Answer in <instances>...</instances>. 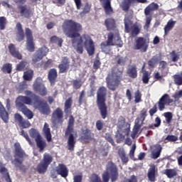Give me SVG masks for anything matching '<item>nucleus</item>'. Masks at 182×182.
I'll list each match as a JSON object with an SVG mask.
<instances>
[{"instance_id": "obj_1", "label": "nucleus", "mask_w": 182, "mask_h": 182, "mask_svg": "<svg viewBox=\"0 0 182 182\" xmlns=\"http://www.w3.org/2000/svg\"><path fill=\"white\" fill-rule=\"evenodd\" d=\"M62 28L65 36L71 39L72 46L77 53H80V55L83 53L84 45L89 56L95 55V42L89 34L80 36V33L83 31V27L80 23L75 22L73 20H65Z\"/></svg>"}, {"instance_id": "obj_2", "label": "nucleus", "mask_w": 182, "mask_h": 182, "mask_svg": "<svg viewBox=\"0 0 182 182\" xmlns=\"http://www.w3.org/2000/svg\"><path fill=\"white\" fill-rule=\"evenodd\" d=\"M114 62L116 66L111 68L106 77L107 86L112 92L119 88V86L122 85V80H123V68L120 70L117 66H125L127 60L126 58L118 55L114 58Z\"/></svg>"}, {"instance_id": "obj_3", "label": "nucleus", "mask_w": 182, "mask_h": 182, "mask_svg": "<svg viewBox=\"0 0 182 182\" xmlns=\"http://www.w3.org/2000/svg\"><path fill=\"white\" fill-rule=\"evenodd\" d=\"M106 96H107V89L106 87H100L97 92V105L102 119H106L109 116L107 105H106Z\"/></svg>"}, {"instance_id": "obj_4", "label": "nucleus", "mask_w": 182, "mask_h": 182, "mask_svg": "<svg viewBox=\"0 0 182 182\" xmlns=\"http://www.w3.org/2000/svg\"><path fill=\"white\" fill-rule=\"evenodd\" d=\"M75 117L73 115L70 116L68 127L65 132V136L68 137V149L70 151H73L75 150V146H76V137H77V134H73L75 132Z\"/></svg>"}, {"instance_id": "obj_5", "label": "nucleus", "mask_w": 182, "mask_h": 182, "mask_svg": "<svg viewBox=\"0 0 182 182\" xmlns=\"http://www.w3.org/2000/svg\"><path fill=\"white\" fill-rule=\"evenodd\" d=\"M25 105H32V99L28 96L19 95L16 101V106L28 119H33V112Z\"/></svg>"}, {"instance_id": "obj_6", "label": "nucleus", "mask_w": 182, "mask_h": 182, "mask_svg": "<svg viewBox=\"0 0 182 182\" xmlns=\"http://www.w3.org/2000/svg\"><path fill=\"white\" fill-rule=\"evenodd\" d=\"M14 159L11 161L12 164L15 166L16 168H19L20 170H23L25 168V166L22 165L23 161H25V159L28 157V155L22 149L21 147L20 143L14 144Z\"/></svg>"}, {"instance_id": "obj_7", "label": "nucleus", "mask_w": 182, "mask_h": 182, "mask_svg": "<svg viewBox=\"0 0 182 182\" xmlns=\"http://www.w3.org/2000/svg\"><path fill=\"white\" fill-rule=\"evenodd\" d=\"M102 181L109 182H116L119 180V168L117 165L113 163V161H109L106 166V171L102 174Z\"/></svg>"}, {"instance_id": "obj_8", "label": "nucleus", "mask_w": 182, "mask_h": 182, "mask_svg": "<svg viewBox=\"0 0 182 182\" xmlns=\"http://www.w3.org/2000/svg\"><path fill=\"white\" fill-rule=\"evenodd\" d=\"M174 100L171 98H170V95L168 94H164L161 98L159 100L157 103H156L154 107L149 109V116L153 117L156 113H157V110L160 112H163L166 109V105H170L173 103ZM158 107V108H157Z\"/></svg>"}, {"instance_id": "obj_9", "label": "nucleus", "mask_w": 182, "mask_h": 182, "mask_svg": "<svg viewBox=\"0 0 182 182\" xmlns=\"http://www.w3.org/2000/svg\"><path fill=\"white\" fill-rule=\"evenodd\" d=\"M149 49V41L144 37H138L135 41V45L134 46V50H140L141 53L147 52Z\"/></svg>"}, {"instance_id": "obj_10", "label": "nucleus", "mask_w": 182, "mask_h": 182, "mask_svg": "<svg viewBox=\"0 0 182 182\" xmlns=\"http://www.w3.org/2000/svg\"><path fill=\"white\" fill-rule=\"evenodd\" d=\"M51 122L53 126H58V124H63V110H62L60 107H58L53 111Z\"/></svg>"}, {"instance_id": "obj_11", "label": "nucleus", "mask_w": 182, "mask_h": 182, "mask_svg": "<svg viewBox=\"0 0 182 182\" xmlns=\"http://www.w3.org/2000/svg\"><path fill=\"white\" fill-rule=\"evenodd\" d=\"M124 26L126 33H131L132 38H136L140 33V31H141V26L137 23L132 25L125 23Z\"/></svg>"}, {"instance_id": "obj_12", "label": "nucleus", "mask_w": 182, "mask_h": 182, "mask_svg": "<svg viewBox=\"0 0 182 182\" xmlns=\"http://www.w3.org/2000/svg\"><path fill=\"white\" fill-rule=\"evenodd\" d=\"M48 52L49 49L46 46L38 48L33 55L32 63L35 64L38 63V62H41V60L48 55Z\"/></svg>"}, {"instance_id": "obj_13", "label": "nucleus", "mask_w": 182, "mask_h": 182, "mask_svg": "<svg viewBox=\"0 0 182 182\" xmlns=\"http://www.w3.org/2000/svg\"><path fill=\"white\" fill-rule=\"evenodd\" d=\"M33 90L38 92L41 96H46L48 95V89L45 85L42 83V79L37 78L33 85Z\"/></svg>"}, {"instance_id": "obj_14", "label": "nucleus", "mask_w": 182, "mask_h": 182, "mask_svg": "<svg viewBox=\"0 0 182 182\" xmlns=\"http://www.w3.org/2000/svg\"><path fill=\"white\" fill-rule=\"evenodd\" d=\"M26 49L28 52H35V43L33 42V36L32 35V30L29 28H26Z\"/></svg>"}, {"instance_id": "obj_15", "label": "nucleus", "mask_w": 182, "mask_h": 182, "mask_svg": "<svg viewBox=\"0 0 182 182\" xmlns=\"http://www.w3.org/2000/svg\"><path fill=\"white\" fill-rule=\"evenodd\" d=\"M14 120L22 129H28V127H31V122L28 119H23V117L19 113L14 114Z\"/></svg>"}, {"instance_id": "obj_16", "label": "nucleus", "mask_w": 182, "mask_h": 182, "mask_svg": "<svg viewBox=\"0 0 182 182\" xmlns=\"http://www.w3.org/2000/svg\"><path fill=\"white\" fill-rule=\"evenodd\" d=\"M70 68V60L68 57H63L61 63L58 65L59 73H66Z\"/></svg>"}, {"instance_id": "obj_17", "label": "nucleus", "mask_w": 182, "mask_h": 182, "mask_svg": "<svg viewBox=\"0 0 182 182\" xmlns=\"http://www.w3.org/2000/svg\"><path fill=\"white\" fill-rule=\"evenodd\" d=\"M105 26L107 28V31H114L119 33V30H117V24H116V20L113 18H108L105 20Z\"/></svg>"}, {"instance_id": "obj_18", "label": "nucleus", "mask_w": 182, "mask_h": 182, "mask_svg": "<svg viewBox=\"0 0 182 182\" xmlns=\"http://www.w3.org/2000/svg\"><path fill=\"white\" fill-rule=\"evenodd\" d=\"M95 137V134L92 133V130L90 129L86 128L82 129V135H81V140H84L87 143H89V141H92L93 140V138Z\"/></svg>"}, {"instance_id": "obj_19", "label": "nucleus", "mask_w": 182, "mask_h": 182, "mask_svg": "<svg viewBox=\"0 0 182 182\" xmlns=\"http://www.w3.org/2000/svg\"><path fill=\"white\" fill-rule=\"evenodd\" d=\"M37 109L41 114H50V107L43 101H38Z\"/></svg>"}, {"instance_id": "obj_20", "label": "nucleus", "mask_w": 182, "mask_h": 182, "mask_svg": "<svg viewBox=\"0 0 182 182\" xmlns=\"http://www.w3.org/2000/svg\"><path fill=\"white\" fill-rule=\"evenodd\" d=\"M55 171L58 176H62L63 178H66L69 176V170L66 165L63 164H59Z\"/></svg>"}, {"instance_id": "obj_21", "label": "nucleus", "mask_w": 182, "mask_h": 182, "mask_svg": "<svg viewBox=\"0 0 182 182\" xmlns=\"http://www.w3.org/2000/svg\"><path fill=\"white\" fill-rule=\"evenodd\" d=\"M18 9L19 10L21 16L26 18L27 19L31 18V8L26 5H18Z\"/></svg>"}, {"instance_id": "obj_22", "label": "nucleus", "mask_w": 182, "mask_h": 182, "mask_svg": "<svg viewBox=\"0 0 182 182\" xmlns=\"http://www.w3.org/2000/svg\"><path fill=\"white\" fill-rule=\"evenodd\" d=\"M48 79L51 86H55V83H56V80L58 79V71L55 68H52L48 71Z\"/></svg>"}, {"instance_id": "obj_23", "label": "nucleus", "mask_w": 182, "mask_h": 182, "mask_svg": "<svg viewBox=\"0 0 182 182\" xmlns=\"http://www.w3.org/2000/svg\"><path fill=\"white\" fill-rule=\"evenodd\" d=\"M16 28L17 29L16 31V41L18 42H22L25 39V33L23 32V28H22V24L21 23H17Z\"/></svg>"}, {"instance_id": "obj_24", "label": "nucleus", "mask_w": 182, "mask_h": 182, "mask_svg": "<svg viewBox=\"0 0 182 182\" xmlns=\"http://www.w3.org/2000/svg\"><path fill=\"white\" fill-rule=\"evenodd\" d=\"M9 50L13 58L18 59V60H21V59H22V54L19 53V50H16V48L15 47V45L14 43H10L9 45Z\"/></svg>"}, {"instance_id": "obj_25", "label": "nucleus", "mask_w": 182, "mask_h": 182, "mask_svg": "<svg viewBox=\"0 0 182 182\" xmlns=\"http://www.w3.org/2000/svg\"><path fill=\"white\" fill-rule=\"evenodd\" d=\"M43 134H44L47 141L50 143L52 141V133L50 132V128L49 127V124L45 122L43 127Z\"/></svg>"}, {"instance_id": "obj_26", "label": "nucleus", "mask_w": 182, "mask_h": 182, "mask_svg": "<svg viewBox=\"0 0 182 182\" xmlns=\"http://www.w3.org/2000/svg\"><path fill=\"white\" fill-rule=\"evenodd\" d=\"M127 75L132 79L137 77V66L136 65H129L127 70Z\"/></svg>"}, {"instance_id": "obj_27", "label": "nucleus", "mask_w": 182, "mask_h": 182, "mask_svg": "<svg viewBox=\"0 0 182 182\" xmlns=\"http://www.w3.org/2000/svg\"><path fill=\"white\" fill-rule=\"evenodd\" d=\"M157 9H159V4H157L156 3L152 2L146 7V9H144V14L146 16H149L151 12L157 11Z\"/></svg>"}, {"instance_id": "obj_28", "label": "nucleus", "mask_w": 182, "mask_h": 182, "mask_svg": "<svg viewBox=\"0 0 182 182\" xmlns=\"http://www.w3.org/2000/svg\"><path fill=\"white\" fill-rule=\"evenodd\" d=\"M35 141L36 146L38 147V149H39L40 152L43 151V150L46 149V146H48V144H46V141H45V139H43L42 136H41L38 139H36Z\"/></svg>"}, {"instance_id": "obj_29", "label": "nucleus", "mask_w": 182, "mask_h": 182, "mask_svg": "<svg viewBox=\"0 0 182 182\" xmlns=\"http://www.w3.org/2000/svg\"><path fill=\"white\" fill-rule=\"evenodd\" d=\"M73 103V100L72 97H68V100H65L64 105V112L65 114H69L72 112V105Z\"/></svg>"}, {"instance_id": "obj_30", "label": "nucleus", "mask_w": 182, "mask_h": 182, "mask_svg": "<svg viewBox=\"0 0 182 182\" xmlns=\"http://www.w3.org/2000/svg\"><path fill=\"white\" fill-rule=\"evenodd\" d=\"M163 146H161V145L159 144L154 145V151H152V159H159V157H160V154H161Z\"/></svg>"}, {"instance_id": "obj_31", "label": "nucleus", "mask_w": 182, "mask_h": 182, "mask_svg": "<svg viewBox=\"0 0 182 182\" xmlns=\"http://www.w3.org/2000/svg\"><path fill=\"white\" fill-rule=\"evenodd\" d=\"M148 178L149 181H156V166H151L148 170Z\"/></svg>"}, {"instance_id": "obj_32", "label": "nucleus", "mask_w": 182, "mask_h": 182, "mask_svg": "<svg viewBox=\"0 0 182 182\" xmlns=\"http://www.w3.org/2000/svg\"><path fill=\"white\" fill-rule=\"evenodd\" d=\"M164 174H165L168 178H174V177H177V170H176V168H167L164 171Z\"/></svg>"}, {"instance_id": "obj_33", "label": "nucleus", "mask_w": 182, "mask_h": 182, "mask_svg": "<svg viewBox=\"0 0 182 182\" xmlns=\"http://www.w3.org/2000/svg\"><path fill=\"white\" fill-rule=\"evenodd\" d=\"M28 133L30 137H31L32 139H35V141L42 137V135H41L39 131L35 128L30 129Z\"/></svg>"}, {"instance_id": "obj_34", "label": "nucleus", "mask_w": 182, "mask_h": 182, "mask_svg": "<svg viewBox=\"0 0 182 182\" xmlns=\"http://www.w3.org/2000/svg\"><path fill=\"white\" fill-rule=\"evenodd\" d=\"M48 167H49L48 165L41 161L40 164L37 166V171L38 174H45L48 171Z\"/></svg>"}, {"instance_id": "obj_35", "label": "nucleus", "mask_w": 182, "mask_h": 182, "mask_svg": "<svg viewBox=\"0 0 182 182\" xmlns=\"http://www.w3.org/2000/svg\"><path fill=\"white\" fill-rule=\"evenodd\" d=\"M53 161V157H52L49 154L45 153L43 154V160L41 161V163H43L46 166H48Z\"/></svg>"}, {"instance_id": "obj_36", "label": "nucleus", "mask_w": 182, "mask_h": 182, "mask_svg": "<svg viewBox=\"0 0 182 182\" xmlns=\"http://www.w3.org/2000/svg\"><path fill=\"white\" fill-rule=\"evenodd\" d=\"M174 25H176V21H173V20H169L168 21L167 24L164 27L165 35H167V33L174 28Z\"/></svg>"}, {"instance_id": "obj_37", "label": "nucleus", "mask_w": 182, "mask_h": 182, "mask_svg": "<svg viewBox=\"0 0 182 182\" xmlns=\"http://www.w3.org/2000/svg\"><path fill=\"white\" fill-rule=\"evenodd\" d=\"M104 9L107 15H110V14L113 13V9L112 8V4L110 1H107V2L105 3Z\"/></svg>"}, {"instance_id": "obj_38", "label": "nucleus", "mask_w": 182, "mask_h": 182, "mask_svg": "<svg viewBox=\"0 0 182 182\" xmlns=\"http://www.w3.org/2000/svg\"><path fill=\"white\" fill-rule=\"evenodd\" d=\"M50 42L52 43H56L58 46H59L60 48H62V44L63 43V39L60 38L56 36H53L50 38Z\"/></svg>"}, {"instance_id": "obj_39", "label": "nucleus", "mask_w": 182, "mask_h": 182, "mask_svg": "<svg viewBox=\"0 0 182 182\" xmlns=\"http://www.w3.org/2000/svg\"><path fill=\"white\" fill-rule=\"evenodd\" d=\"M23 80L31 82L33 77V70H27L23 73Z\"/></svg>"}, {"instance_id": "obj_40", "label": "nucleus", "mask_w": 182, "mask_h": 182, "mask_svg": "<svg viewBox=\"0 0 182 182\" xmlns=\"http://www.w3.org/2000/svg\"><path fill=\"white\" fill-rule=\"evenodd\" d=\"M132 5V3L128 1L127 0H124L120 6L124 12H129V9H130V6Z\"/></svg>"}, {"instance_id": "obj_41", "label": "nucleus", "mask_w": 182, "mask_h": 182, "mask_svg": "<svg viewBox=\"0 0 182 182\" xmlns=\"http://www.w3.org/2000/svg\"><path fill=\"white\" fill-rule=\"evenodd\" d=\"M1 70L3 73H12V64L11 63H6L3 65Z\"/></svg>"}, {"instance_id": "obj_42", "label": "nucleus", "mask_w": 182, "mask_h": 182, "mask_svg": "<svg viewBox=\"0 0 182 182\" xmlns=\"http://www.w3.org/2000/svg\"><path fill=\"white\" fill-rule=\"evenodd\" d=\"M146 117H147V109H143L140 114L139 117H136V119H139V122H141V124L144 123V120H146Z\"/></svg>"}, {"instance_id": "obj_43", "label": "nucleus", "mask_w": 182, "mask_h": 182, "mask_svg": "<svg viewBox=\"0 0 182 182\" xmlns=\"http://www.w3.org/2000/svg\"><path fill=\"white\" fill-rule=\"evenodd\" d=\"M113 39H114V33L110 32L107 35V40L105 43H107V45H109L110 46H114Z\"/></svg>"}, {"instance_id": "obj_44", "label": "nucleus", "mask_w": 182, "mask_h": 182, "mask_svg": "<svg viewBox=\"0 0 182 182\" xmlns=\"http://www.w3.org/2000/svg\"><path fill=\"white\" fill-rule=\"evenodd\" d=\"M6 23H8V21L6 20V17L0 16V31L5 30V28H6Z\"/></svg>"}, {"instance_id": "obj_45", "label": "nucleus", "mask_w": 182, "mask_h": 182, "mask_svg": "<svg viewBox=\"0 0 182 182\" xmlns=\"http://www.w3.org/2000/svg\"><path fill=\"white\" fill-rule=\"evenodd\" d=\"M101 49L104 53H109L111 49H110V45H108L106 43V41H104L100 45Z\"/></svg>"}, {"instance_id": "obj_46", "label": "nucleus", "mask_w": 182, "mask_h": 182, "mask_svg": "<svg viewBox=\"0 0 182 182\" xmlns=\"http://www.w3.org/2000/svg\"><path fill=\"white\" fill-rule=\"evenodd\" d=\"M141 126H143V124H140V121H139V119H135V124L134 126L133 131L135 132V133H139L140 131V129H141Z\"/></svg>"}, {"instance_id": "obj_47", "label": "nucleus", "mask_w": 182, "mask_h": 182, "mask_svg": "<svg viewBox=\"0 0 182 182\" xmlns=\"http://www.w3.org/2000/svg\"><path fill=\"white\" fill-rule=\"evenodd\" d=\"M82 80H73V87L76 90H77L78 89H80V87H82Z\"/></svg>"}, {"instance_id": "obj_48", "label": "nucleus", "mask_w": 182, "mask_h": 182, "mask_svg": "<svg viewBox=\"0 0 182 182\" xmlns=\"http://www.w3.org/2000/svg\"><path fill=\"white\" fill-rule=\"evenodd\" d=\"M26 65H28V63L26 61H21L16 66V70H18L19 72L25 70Z\"/></svg>"}, {"instance_id": "obj_49", "label": "nucleus", "mask_w": 182, "mask_h": 182, "mask_svg": "<svg viewBox=\"0 0 182 182\" xmlns=\"http://www.w3.org/2000/svg\"><path fill=\"white\" fill-rule=\"evenodd\" d=\"M150 80V73L147 71H144L142 76V82L145 85H147Z\"/></svg>"}, {"instance_id": "obj_50", "label": "nucleus", "mask_w": 182, "mask_h": 182, "mask_svg": "<svg viewBox=\"0 0 182 182\" xmlns=\"http://www.w3.org/2000/svg\"><path fill=\"white\" fill-rule=\"evenodd\" d=\"M119 156L122 161V163L126 164L129 161V157L126 156V153L124 151H119Z\"/></svg>"}, {"instance_id": "obj_51", "label": "nucleus", "mask_w": 182, "mask_h": 182, "mask_svg": "<svg viewBox=\"0 0 182 182\" xmlns=\"http://www.w3.org/2000/svg\"><path fill=\"white\" fill-rule=\"evenodd\" d=\"M174 83L178 86H181L182 85V76L181 75H175L173 76Z\"/></svg>"}, {"instance_id": "obj_52", "label": "nucleus", "mask_w": 182, "mask_h": 182, "mask_svg": "<svg viewBox=\"0 0 182 182\" xmlns=\"http://www.w3.org/2000/svg\"><path fill=\"white\" fill-rule=\"evenodd\" d=\"M25 89H28V84H26V82L23 81L18 84V85L17 87V90L19 92H23V90H25Z\"/></svg>"}, {"instance_id": "obj_53", "label": "nucleus", "mask_w": 182, "mask_h": 182, "mask_svg": "<svg viewBox=\"0 0 182 182\" xmlns=\"http://www.w3.org/2000/svg\"><path fill=\"white\" fill-rule=\"evenodd\" d=\"M161 125V119L160 117H156L155 118V124L154 125H150L149 129H154V127H160Z\"/></svg>"}, {"instance_id": "obj_54", "label": "nucleus", "mask_w": 182, "mask_h": 182, "mask_svg": "<svg viewBox=\"0 0 182 182\" xmlns=\"http://www.w3.org/2000/svg\"><path fill=\"white\" fill-rule=\"evenodd\" d=\"M134 102L135 103H140L141 102V92H140V90H136L134 93Z\"/></svg>"}, {"instance_id": "obj_55", "label": "nucleus", "mask_w": 182, "mask_h": 182, "mask_svg": "<svg viewBox=\"0 0 182 182\" xmlns=\"http://www.w3.org/2000/svg\"><path fill=\"white\" fill-rule=\"evenodd\" d=\"M95 127L97 130L100 132L101 130H103V127H105V123L102 119H99L96 122Z\"/></svg>"}, {"instance_id": "obj_56", "label": "nucleus", "mask_w": 182, "mask_h": 182, "mask_svg": "<svg viewBox=\"0 0 182 182\" xmlns=\"http://www.w3.org/2000/svg\"><path fill=\"white\" fill-rule=\"evenodd\" d=\"M164 116L166 120V122L168 124H170L171 123V121L173 120V114L170 112H165L164 114Z\"/></svg>"}, {"instance_id": "obj_57", "label": "nucleus", "mask_w": 182, "mask_h": 182, "mask_svg": "<svg viewBox=\"0 0 182 182\" xmlns=\"http://www.w3.org/2000/svg\"><path fill=\"white\" fill-rule=\"evenodd\" d=\"M90 182H102V178L96 173H92L90 176Z\"/></svg>"}, {"instance_id": "obj_58", "label": "nucleus", "mask_w": 182, "mask_h": 182, "mask_svg": "<svg viewBox=\"0 0 182 182\" xmlns=\"http://www.w3.org/2000/svg\"><path fill=\"white\" fill-rule=\"evenodd\" d=\"M21 136H23L26 140L28 141L29 144H33L32 142V140H31V138H29V135H28V133L25 132V130L22 129L21 132H20Z\"/></svg>"}, {"instance_id": "obj_59", "label": "nucleus", "mask_w": 182, "mask_h": 182, "mask_svg": "<svg viewBox=\"0 0 182 182\" xmlns=\"http://www.w3.org/2000/svg\"><path fill=\"white\" fill-rule=\"evenodd\" d=\"M85 90H82L80 94V97L78 98L79 106H82V105H83V102H85Z\"/></svg>"}, {"instance_id": "obj_60", "label": "nucleus", "mask_w": 182, "mask_h": 182, "mask_svg": "<svg viewBox=\"0 0 182 182\" xmlns=\"http://www.w3.org/2000/svg\"><path fill=\"white\" fill-rule=\"evenodd\" d=\"M171 58L172 62H177L180 59V56L178 55V54H177V53H176L175 50H173L171 53Z\"/></svg>"}, {"instance_id": "obj_61", "label": "nucleus", "mask_w": 182, "mask_h": 182, "mask_svg": "<svg viewBox=\"0 0 182 182\" xmlns=\"http://www.w3.org/2000/svg\"><path fill=\"white\" fill-rule=\"evenodd\" d=\"M0 173L2 174L4 177H6V176H9V172H8V168L5 167L4 166H0Z\"/></svg>"}, {"instance_id": "obj_62", "label": "nucleus", "mask_w": 182, "mask_h": 182, "mask_svg": "<svg viewBox=\"0 0 182 182\" xmlns=\"http://www.w3.org/2000/svg\"><path fill=\"white\" fill-rule=\"evenodd\" d=\"M165 140H166V141H177V140H178V137L176 135H168L165 138Z\"/></svg>"}, {"instance_id": "obj_63", "label": "nucleus", "mask_w": 182, "mask_h": 182, "mask_svg": "<svg viewBox=\"0 0 182 182\" xmlns=\"http://www.w3.org/2000/svg\"><path fill=\"white\" fill-rule=\"evenodd\" d=\"M137 176L135 175H132L130 176V178H126L122 182H137Z\"/></svg>"}, {"instance_id": "obj_64", "label": "nucleus", "mask_w": 182, "mask_h": 182, "mask_svg": "<svg viewBox=\"0 0 182 182\" xmlns=\"http://www.w3.org/2000/svg\"><path fill=\"white\" fill-rule=\"evenodd\" d=\"M83 180V176L76 175L73 178V182H82Z\"/></svg>"}]
</instances>
